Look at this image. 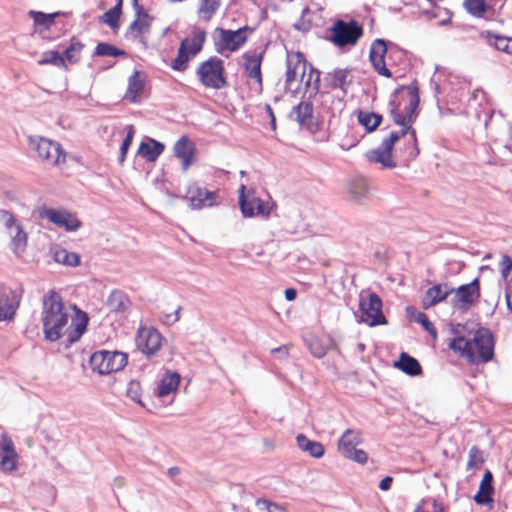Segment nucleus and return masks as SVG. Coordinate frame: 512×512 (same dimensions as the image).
I'll list each match as a JSON object with an SVG mask.
<instances>
[{"label": "nucleus", "instance_id": "a19ab883", "mask_svg": "<svg viewBox=\"0 0 512 512\" xmlns=\"http://www.w3.org/2000/svg\"><path fill=\"white\" fill-rule=\"evenodd\" d=\"M189 51H188V39H185L181 42L180 47L178 49L177 57L174 59L171 67L176 71H184L187 68V62L189 60Z\"/></svg>", "mask_w": 512, "mask_h": 512}, {"label": "nucleus", "instance_id": "680f3d73", "mask_svg": "<svg viewBox=\"0 0 512 512\" xmlns=\"http://www.w3.org/2000/svg\"><path fill=\"white\" fill-rule=\"evenodd\" d=\"M315 75V80H314V83H313V92L314 93H317L319 91V82H320V73L314 69H311L309 75H308V78L307 80L305 81V84L307 87H310L311 86V80H312V77Z\"/></svg>", "mask_w": 512, "mask_h": 512}, {"label": "nucleus", "instance_id": "6ab92c4d", "mask_svg": "<svg viewBox=\"0 0 512 512\" xmlns=\"http://www.w3.org/2000/svg\"><path fill=\"white\" fill-rule=\"evenodd\" d=\"M174 155L181 161L182 170L186 172L194 163L196 147L187 136H182L173 146Z\"/></svg>", "mask_w": 512, "mask_h": 512}, {"label": "nucleus", "instance_id": "f03ea898", "mask_svg": "<svg viewBox=\"0 0 512 512\" xmlns=\"http://www.w3.org/2000/svg\"><path fill=\"white\" fill-rule=\"evenodd\" d=\"M495 340L486 328L476 330L472 338L458 336L449 343V348L470 364H481L491 361L494 357Z\"/></svg>", "mask_w": 512, "mask_h": 512}, {"label": "nucleus", "instance_id": "a211bd4d", "mask_svg": "<svg viewBox=\"0 0 512 512\" xmlns=\"http://www.w3.org/2000/svg\"><path fill=\"white\" fill-rule=\"evenodd\" d=\"M18 455L12 439L3 434L0 436V470L8 473L16 468Z\"/></svg>", "mask_w": 512, "mask_h": 512}, {"label": "nucleus", "instance_id": "aec40b11", "mask_svg": "<svg viewBox=\"0 0 512 512\" xmlns=\"http://www.w3.org/2000/svg\"><path fill=\"white\" fill-rule=\"evenodd\" d=\"M353 77L350 69L336 68L326 73L323 78V85L328 89H341L346 93L347 88L352 84Z\"/></svg>", "mask_w": 512, "mask_h": 512}, {"label": "nucleus", "instance_id": "0e129e2a", "mask_svg": "<svg viewBox=\"0 0 512 512\" xmlns=\"http://www.w3.org/2000/svg\"><path fill=\"white\" fill-rule=\"evenodd\" d=\"M273 355H279L280 358H286L288 355V347L286 345L272 349Z\"/></svg>", "mask_w": 512, "mask_h": 512}, {"label": "nucleus", "instance_id": "bf43d9fd", "mask_svg": "<svg viewBox=\"0 0 512 512\" xmlns=\"http://www.w3.org/2000/svg\"><path fill=\"white\" fill-rule=\"evenodd\" d=\"M349 455H345L344 458L346 459H349V460H352L354 462H357L359 464H365L368 460V455L367 453L362 450V449H354L352 450L350 453H348Z\"/></svg>", "mask_w": 512, "mask_h": 512}, {"label": "nucleus", "instance_id": "6e6552de", "mask_svg": "<svg viewBox=\"0 0 512 512\" xmlns=\"http://www.w3.org/2000/svg\"><path fill=\"white\" fill-rule=\"evenodd\" d=\"M361 321L368 326L384 325L387 323L382 313V300L376 293L361 295L359 301Z\"/></svg>", "mask_w": 512, "mask_h": 512}, {"label": "nucleus", "instance_id": "a878e982", "mask_svg": "<svg viewBox=\"0 0 512 512\" xmlns=\"http://www.w3.org/2000/svg\"><path fill=\"white\" fill-rule=\"evenodd\" d=\"M295 60L294 63L293 58L288 57L287 59L285 86L286 89L290 91H293L292 84L298 77L301 78V81L305 78V62L300 59V55H297Z\"/></svg>", "mask_w": 512, "mask_h": 512}, {"label": "nucleus", "instance_id": "5701e85b", "mask_svg": "<svg viewBox=\"0 0 512 512\" xmlns=\"http://www.w3.org/2000/svg\"><path fill=\"white\" fill-rule=\"evenodd\" d=\"M454 288L448 286V284H436L429 288L423 299L422 306L424 309H429L436 304L445 300L450 294H452Z\"/></svg>", "mask_w": 512, "mask_h": 512}, {"label": "nucleus", "instance_id": "b1692460", "mask_svg": "<svg viewBox=\"0 0 512 512\" xmlns=\"http://www.w3.org/2000/svg\"><path fill=\"white\" fill-rule=\"evenodd\" d=\"M17 301L14 292L5 286H0V322L13 318Z\"/></svg>", "mask_w": 512, "mask_h": 512}, {"label": "nucleus", "instance_id": "ea45409f", "mask_svg": "<svg viewBox=\"0 0 512 512\" xmlns=\"http://www.w3.org/2000/svg\"><path fill=\"white\" fill-rule=\"evenodd\" d=\"M463 6L470 15L477 18L484 17L490 8L485 0H464Z\"/></svg>", "mask_w": 512, "mask_h": 512}, {"label": "nucleus", "instance_id": "1a4fd4ad", "mask_svg": "<svg viewBox=\"0 0 512 512\" xmlns=\"http://www.w3.org/2000/svg\"><path fill=\"white\" fill-rule=\"evenodd\" d=\"M252 31L253 29L248 26L237 30L217 28L216 33L219 34V38L215 43L217 51L221 54H224L225 51H237L247 41L248 32Z\"/></svg>", "mask_w": 512, "mask_h": 512}, {"label": "nucleus", "instance_id": "864d4df0", "mask_svg": "<svg viewBox=\"0 0 512 512\" xmlns=\"http://www.w3.org/2000/svg\"><path fill=\"white\" fill-rule=\"evenodd\" d=\"M83 49V44L80 42L71 43L64 51L65 58L75 63L79 60L81 50Z\"/></svg>", "mask_w": 512, "mask_h": 512}, {"label": "nucleus", "instance_id": "bb28decb", "mask_svg": "<svg viewBox=\"0 0 512 512\" xmlns=\"http://www.w3.org/2000/svg\"><path fill=\"white\" fill-rule=\"evenodd\" d=\"M145 77L139 71L129 77L128 88L125 94V99L131 103H137L141 99V95L144 91Z\"/></svg>", "mask_w": 512, "mask_h": 512}, {"label": "nucleus", "instance_id": "052dcab7", "mask_svg": "<svg viewBox=\"0 0 512 512\" xmlns=\"http://www.w3.org/2000/svg\"><path fill=\"white\" fill-rule=\"evenodd\" d=\"M501 274L507 278L512 270V259L507 254H503L500 262Z\"/></svg>", "mask_w": 512, "mask_h": 512}, {"label": "nucleus", "instance_id": "7ed1b4c3", "mask_svg": "<svg viewBox=\"0 0 512 512\" xmlns=\"http://www.w3.org/2000/svg\"><path fill=\"white\" fill-rule=\"evenodd\" d=\"M408 104L404 108L405 114H401L398 110V107L393 106L391 109V116L393 121L402 126L400 136H406L410 134V140L415 143L416 142V133L415 130L411 127V123L417 117V108L419 105V92L418 88L415 86H408Z\"/></svg>", "mask_w": 512, "mask_h": 512}, {"label": "nucleus", "instance_id": "c85d7f7f", "mask_svg": "<svg viewBox=\"0 0 512 512\" xmlns=\"http://www.w3.org/2000/svg\"><path fill=\"white\" fill-rule=\"evenodd\" d=\"M361 442L362 437L359 430L347 429L338 441V451L344 457L356 449L357 445L361 444Z\"/></svg>", "mask_w": 512, "mask_h": 512}, {"label": "nucleus", "instance_id": "c756f323", "mask_svg": "<svg viewBox=\"0 0 512 512\" xmlns=\"http://www.w3.org/2000/svg\"><path fill=\"white\" fill-rule=\"evenodd\" d=\"M106 305L113 312L124 313L130 310L132 303L125 292L113 290L106 301Z\"/></svg>", "mask_w": 512, "mask_h": 512}, {"label": "nucleus", "instance_id": "79ce46f5", "mask_svg": "<svg viewBox=\"0 0 512 512\" xmlns=\"http://www.w3.org/2000/svg\"><path fill=\"white\" fill-rule=\"evenodd\" d=\"M122 12V0H118L116 5L105 12L102 15V21L109 25L112 29H115L119 26L118 21Z\"/></svg>", "mask_w": 512, "mask_h": 512}, {"label": "nucleus", "instance_id": "603ef678", "mask_svg": "<svg viewBox=\"0 0 512 512\" xmlns=\"http://www.w3.org/2000/svg\"><path fill=\"white\" fill-rule=\"evenodd\" d=\"M30 15L33 17L36 25L44 26L45 28L50 27L54 23V19L57 16L56 13L45 14L43 12L31 11Z\"/></svg>", "mask_w": 512, "mask_h": 512}, {"label": "nucleus", "instance_id": "a18cd8bd", "mask_svg": "<svg viewBox=\"0 0 512 512\" xmlns=\"http://www.w3.org/2000/svg\"><path fill=\"white\" fill-rule=\"evenodd\" d=\"M39 65L52 64L57 67H65V58L55 50L46 51L43 53L42 58L38 60Z\"/></svg>", "mask_w": 512, "mask_h": 512}, {"label": "nucleus", "instance_id": "f704fd0d", "mask_svg": "<svg viewBox=\"0 0 512 512\" xmlns=\"http://www.w3.org/2000/svg\"><path fill=\"white\" fill-rule=\"evenodd\" d=\"M164 148V144L154 139H149L148 142H141L138 149V154L146 158V160L154 162L162 154Z\"/></svg>", "mask_w": 512, "mask_h": 512}, {"label": "nucleus", "instance_id": "13d9d810", "mask_svg": "<svg viewBox=\"0 0 512 512\" xmlns=\"http://www.w3.org/2000/svg\"><path fill=\"white\" fill-rule=\"evenodd\" d=\"M482 463H483V458H482L480 450L475 446L472 447L469 450V459L467 462V468L471 469V468L479 467Z\"/></svg>", "mask_w": 512, "mask_h": 512}, {"label": "nucleus", "instance_id": "393cba45", "mask_svg": "<svg viewBox=\"0 0 512 512\" xmlns=\"http://www.w3.org/2000/svg\"><path fill=\"white\" fill-rule=\"evenodd\" d=\"M348 192L353 201L364 204L370 195L368 181L364 177L352 179L348 185Z\"/></svg>", "mask_w": 512, "mask_h": 512}, {"label": "nucleus", "instance_id": "8fccbe9b", "mask_svg": "<svg viewBox=\"0 0 512 512\" xmlns=\"http://www.w3.org/2000/svg\"><path fill=\"white\" fill-rule=\"evenodd\" d=\"M255 505L263 512H287L285 507L265 498H258Z\"/></svg>", "mask_w": 512, "mask_h": 512}, {"label": "nucleus", "instance_id": "6e6d98bb", "mask_svg": "<svg viewBox=\"0 0 512 512\" xmlns=\"http://www.w3.org/2000/svg\"><path fill=\"white\" fill-rule=\"evenodd\" d=\"M126 394L131 400L142 405L141 385L138 381L132 380L128 383Z\"/></svg>", "mask_w": 512, "mask_h": 512}, {"label": "nucleus", "instance_id": "774afa93", "mask_svg": "<svg viewBox=\"0 0 512 512\" xmlns=\"http://www.w3.org/2000/svg\"><path fill=\"white\" fill-rule=\"evenodd\" d=\"M113 485L117 488H122L125 485V479L123 477H116L113 481Z\"/></svg>", "mask_w": 512, "mask_h": 512}, {"label": "nucleus", "instance_id": "338daca9", "mask_svg": "<svg viewBox=\"0 0 512 512\" xmlns=\"http://www.w3.org/2000/svg\"><path fill=\"white\" fill-rule=\"evenodd\" d=\"M284 294L287 301H293L297 297V291L293 288L286 289Z\"/></svg>", "mask_w": 512, "mask_h": 512}, {"label": "nucleus", "instance_id": "473e14b6", "mask_svg": "<svg viewBox=\"0 0 512 512\" xmlns=\"http://www.w3.org/2000/svg\"><path fill=\"white\" fill-rule=\"evenodd\" d=\"M296 442L299 449L308 453L311 457L321 458L325 453L324 446L320 442L310 440L304 434H298Z\"/></svg>", "mask_w": 512, "mask_h": 512}, {"label": "nucleus", "instance_id": "9d476101", "mask_svg": "<svg viewBox=\"0 0 512 512\" xmlns=\"http://www.w3.org/2000/svg\"><path fill=\"white\" fill-rule=\"evenodd\" d=\"M451 299L452 306L461 311L467 312L480 298V282L478 278L468 284H463L453 291Z\"/></svg>", "mask_w": 512, "mask_h": 512}, {"label": "nucleus", "instance_id": "5fc2aeb1", "mask_svg": "<svg viewBox=\"0 0 512 512\" xmlns=\"http://www.w3.org/2000/svg\"><path fill=\"white\" fill-rule=\"evenodd\" d=\"M415 321L419 323L434 339L437 338V330L425 313L418 312L415 317Z\"/></svg>", "mask_w": 512, "mask_h": 512}, {"label": "nucleus", "instance_id": "69168bd1", "mask_svg": "<svg viewBox=\"0 0 512 512\" xmlns=\"http://www.w3.org/2000/svg\"><path fill=\"white\" fill-rule=\"evenodd\" d=\"M392 482L393 478L391 476H386L380 481L379 488L383 491H387L390 489Z\"/></svg>", "mask_w": 512, "mask_h": 512}, {"label": "nucleus", "instance_id": "20e7f679", "mask_svg": "<svg viewBox=\"0 0 512 512\" xmlns=\"http://www.w3.org/2000/svg\"><path fill=\"white\" fill-rule=\"evenodd\" d=\"M330 41L337 47L354 46L363 36L362 25L354 20L344 21L338 19L328 30Z\"/></svg>", "mask_w": 512, "mask_h": 512}, {"label": "nucleus", "instance_id": "72a5a7b5", "mask_svg": "<svg viewBox=\"0 0 512 512\" xmlns=\"http://www.w3.org/2000/svg\"><path fill=\"white\" fill-rule=\"evenodd\" d=\"M394 366L409 376H417L422 373V368L418 360L405 352L400 354L399 360L394 363Z\"/></svg>", "mask_w": 512, "mask_h": 512}, {"label": "nucleus", "instance_id": "4d7b16f0", "mask_svg": "<svg viewBox=\"0 0 512 512\" xmlns=\"http://www.w3.org/2000/svg\"><path fill=\"white\" fill-rule=\"evenodd\" d=\"M310 15L308 8L303 9L300 19L293 25L298 31L307 32L311 28V20L307 18Z\"/></svg>", "mask_w": 512, "mask_h": 512}, {"label": "nucleus", "instance_id": "e2e57ef3", "mask_svg": "<svg viewBox=\"0 0 512 512\" xmlns=\"http://www.w3.org/2000/svg\"><path fill=\"white\" fill-rule=\"evenodd\" d=\"M181 311V306H179L173 313H168L163 316V322L167 325H172L176 323L179 319V313Z\"/></svg>", "mask_w": 512, "mask_h": 512}, {"label": "nucleus", "instance_id": "412c9836", "mask_svg": "<svg viewBox=\"0 0 512 512\" xmlns=\"http://www.w3.org/2000/svg\"><path fill=\"white\" fill-rule=\"evenodd\" d=\"M133 7L136 12V19L129 25L128 33L131 34L134 38H137L141 34L147 33L149 31L152 17L138 3V0H133Z\"/></svg>", "mask_w": 512, "mask_h": 512}, {"label": "nucleus", "instance_id": "c9c22d12", "mask_svg": "<svg viewBox=\"0 0 512 512\" xmlns=\"http://www.w3.org/2000/svg\"><path fill=\"white\" fill-rule=\"evenodd\" d=\"M306 342L311 354L316 358H322L326 355L331 341L328 338L312 336Z\"/></svg>", "mask_w": 512, "mask_h": 512}, {"label": "nucleus", "instance_id": "dca6fc26", "mask_svg": "<svg viewBox=\"0 0 512 512\" xmlns=\"http://www.w3.org/2000/svg\"><path fill=\"white\" fill-rule=\"evenodd\" d=\"M216 192L209 191L197 184H191L185 198L189 201L192 209H202L204 207H211L217 199Z\"/></svg>", "mask_w": 512, "mask_h": 512}, {"label": "nucleus", "instance_id": "49530a36", "mask_svg": "<svg viewBox=\"0 0 512 512\" xmlns=\"http://www.w3.org/2000/svg\"><path fill=\"white\" fill-rule=\"evenodd\" d=\"M95 56H112V57H119V56H125L126 52L124 50L118 49L112 44L101 42L99 43L94 51Z\"/></svg>", "mask_w": 512, "mask_h": 512}, {"label": "nucleus", "instance_id": "f8f14e48", "mask_svg": "<svg viewBox=\"0 0 512 512\" xmlns=\"http://www.w3.org/2000/svg\"><path fill=\"white\" fill-rule=\"evenodd\" d=\"M246 187L241 185L239 188V205L244 217H253L256 215L267 219L274 207V202L263 201L258 197L247 199L244 195Z\"/></svg>", "mask_w": 512, "mask_h": 512}, {"label": "nucleus", "instance_id": "4c0bfd02", "mask_svg": "<svg viewBox=\"0 0 512 512\" xmlns=\"http://www.w3.org/2000/svg\"><path fill=\"white\" fill-rule=\"evenodd\" d=\"M358 122L365 127L367 132H372L382 122V116L375 112L359 111L357 114Z\"/></svg>", "mask_w": 512, "mask_h": 512}, {"label": "nucleus", "instance_id": "0eeeda50", "mask_svg": "<svg viewBox=\"0 0 512 512\" xmlns=\"http://www.w3.org/2000/svg\"><path fill=\"white\" fill-rule=\"evenodd\" d=\"M29 144L38 157L47 165L56 166L65 163L66 154L58 142L38 136L29 137Z\"/></svg>", "mask_w": 512, "mask_h": 512}, {"label": "nucleus", "instance_id": "423d86ee", "mask_svg": "<svg viewBox=\"0 0 512 512\" xmlns=\"http://www.w3.org/2000/svg\"><path fill=\"white\" fill-rule=\"evenodd\" d=\"M128 361L126 353L119 351L101 350L90 357V366L99 374H109L123 369Z\"/></svg>", "mask_w": 512, "mask_h": 512}, {"label": "nucleus", "instance_id": "39448f33", "mask_svg": "<svg viewBox=\"0 0 512 512\" xmlns=\"http://www.w3.org/2000/svg\"><path fill=\"white\" fill-rule=\"evenodd\" d=\"M196 74L203 86L222 89L227 85L224 76V62L218 57H211L200 64Z\"/></svg>", "mask_w": 512, "mask_h": 512}, {"label": "nucleus", "instance_id": "4be33fe9", "mask_svg": "<svg viewBox=\"0 0 512 512\" xmlns=\"http://www.w3.org/2000/svg\"><path fill=\"white\" fill-rule=\"evenodd\" d=\"M264 51H249L243 54L244 69L248 76L254 79L262 89L261 63Z\"/></svg>", "mask_w": 512, "mask_h": 512}, {"label": "nucleus", "instance_id": "2f4dec72", "mask_svg": "<svg viewBox=\"0 0 512 512\" xmlns=\"http://www.w3.org/2000/svg\"><path fill=\"white\" fill-rule=\"evenodd\" d=\"M180 383V375L176 372H167L162 379L160 380L157 389L156 395L160 398L168 396L171 393H174L179 386Z\"/></svg>", "mask_w": 512, "mask_h": 512}, {"label": "nucleus", "instance_id": "9b49d317", "mask_svg": "<svg viewBox=\"0 0 512 512\" xmlns=\"http://www.w3.org/2000/svg\"><path fill=\"white\" fill-rule=\"evenodd\" d=\"M0 217L11 238L10 246L12 251L17 256H20L25 251L27 246V233L23 230V227L16 220L14 215L9 211L0 210Z\"/></svg>", "mask_w": 512, "mask_h": 512}, {"label": "nucleus", "instance_id": "3c124183", "mask_svg": "<svg viewBox=\"0 0 512 512\" xmlns=\"http://www.w3.org/2000/svg\"><path fill=\"white\" fill-rule=\"evenodd\" d=\"M126 131H127L126 136H125V138L122 142V145L120 147V154H119V158H118L119 163L124 162L126 154H127L128 149L133 141V137L135 134L133 125H128L126 127Z\"/></svg>", "mask_w": 512, "mask_h": 512}, {"label": "nucleus", "instance_id": "58836bf2", "mask_svg": "<svg viewBox=\"0 0 512 512\" xmlns=\"http://www.w3.org/2000/svg\"><path fill=\"white\" fill-rule=\"evenodd\" d=\"M54 260L60 264L70 267H76L80 264V256L77 253L69 252L64 248L55 250Z\"/></svg>", "mask_w": 512, "mask_h": 512}, {"label": "nucleus", "instance_id": "2eb2a0df", "mask_svg": "<svg viewBox=\"0 0 512 512\" xmlns=\"http://www.w3.org/2000/svg\"><path fill=\"white\" fill-rule=\"evenodd\" d=\"M39 215L42 219H47L68 232L76 231L81 227V222L76 215L65 209L44 208L40 211Z\"/></svg>", "mask_w": 512, "mask_h": 512}, {"label": "nucleus", "instance_id": "c03bdc74", "mask_svg": "<svg viewBox=\"0 0 512 512\" xmlns=\"http://www.w3.org/2000/svg\"><path fill=\"white\" fill-rule=\"evenodd\" d=\"M488 43L495 49L512 55V38L488 34Z\"/></svg>", "mask_w": 512, "mask_h": 512}, {"label": "nucleus", "instance_id": "4468645a", "mask_svg": "<svg viewBox=\"0 0 512 512\" xmlns=\"http://www.w3.org/2000/svg\"><path fill=\"white\" fill-rule=\"evenodd\" d=\"M162 336L153 327H139L136 336L137 348L146 356L155 355L161 348Z\"/></svg>", "mask_w": 512, "mask_h": 512}, {"label": "nucleus", "instance_id": "de8ad7c7", "mask_svg": "<svg viewBox=\"0 0 512 512\" xmlns=\"http://www.w3.org/2000/svg\"><path fill=\"white\" fill-rule=\"evenodd\" d=\"M205 38V31L199 30L194 33L191 40H188V51L191 55L194 56L201 51Z\"/></svg>", "mask_w": 512, "mask_h": 512}, {"label": "nucleus", "instance_id": "09e8293b", "mask_svg": "<svg viewBox=\"0 0 512 512\" xmlns=\"http://www.w3.org/2000/svg\"><path fill=\"white\" fill-rule=\"evenodd\" d=\"M285 231L290 235L305 237L308 235V226L299 215V220L295 225L291 222L286 223Z\"/></svg>", "mask_w": 512, "mask_h": 512}, {"label": "nucleus", "instance_id": "7c9ffc66", "mask_svg": "<svg viewBox=\"0 0 512 512\" xmlns=\"http://www.w3.org/2000/svg\"><path fill=\"white\" fill-rule=\"evenodd\" d=\"M313 111L311 102L302 101L293 108L291 117H294L300 125L310 127L313 124Z\"/></svg>", "mask_w": 512, "mask_h": 512}, {"label": "nucleus", "instance_id": "ddd939ff", "mask_svg": "<svg viewBox=\"0 0 512 512\" xmlns=\"http://www.w3.org/2000/svg\"><path fill=\"white\" fill-rule=\"evenodd\" d=\"M399 138V133L391 132L387 137L383 138L382 143L376 149L367 152V159L370 162L382 164L384 168L395 167L396 164L392 159V149Z\"/></svg>", "mask_w": 512, "mask_h": 512}, {"label": "nucleus", "instance_id": "f3484780", "mask_svg": "<svg viewBox=\"0 0 512 512\" xmlns=\"http://www.w3.org/2000/svg\"><path fill=\"white\" fill-rule=\"evenodd\" d=\"M387 43L383 39H376L370 47L369 59L373 68L379 75L390 78L392 76L390 70L386 67L385 55L387 53Z\"/></svg>", "mask_w": 512, "mask_h": 512}, {"label": "nucleus", "instance_id": "37998d69", "mask_svg": "<svg viewBox=\"0 0 512 512\" xmlns=\"http://www.w3.org/2000/svg\"><path fill=\"white\" fill-rule=\"evenodd\" d=\"M413 512H444V506L435 498L422 499Z\"/></svg>", "mask_w": 512, "mask_h": 512}, {"label": "nucleus", "instance_id": "f257e3e1", "mask_svg": "<svg viewBox=\"0 0 512 512\" xmlns=\"http://www.w3.org/2000/svg\"><path fill=\"white\" fill-rule=\"evenodd\" d=\"M88 316L76 305H65L55 290L48 291L42 298L41 322L47 341L56 342L67 336V342H77L86 331Z\"/></svg>", "mask_w": 512, "mask_h": 512}, {"label": "nucleus", "instance_id": "cd10ccee", "mask_svg": "<svg viewBox=\"0 0 512 512\" xmlns=\"http://www.w3.org/2000/svg\"><path fill=\"white\" fill-rule=\"evenodd\" d=\"M493 474L487 470L480 482L479 490L474 496V501L479 505H487L493 502L492 493L494 491Z\"/></svg>", "mask_w": 512, "mask_h": 512}, {"label": "nucleus", "instance_id": "e433bc0d", "mask_svg": "<svg viewBox=\"0 0 512 512\" xmlns=\"http://www.w3.org/2000/svg\"><path fill=\"white\" fill-rule=\"evenodd\" d=\"M220 4L221 0H200L197 11L198 18L204 22H209L219 9Z\"/></svg>", "mask_w": 512, "mask_h": 512}]
</instances>
